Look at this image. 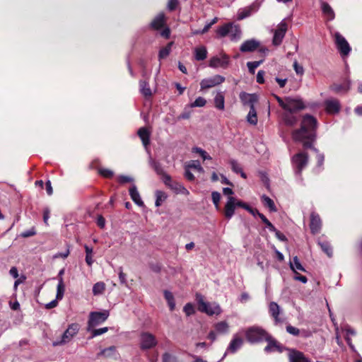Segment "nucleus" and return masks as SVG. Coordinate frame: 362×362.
<instances>
[{
  "mask_svg": "<svg viewBox=\"0 0 362 362\" xmlns=\"http://www.w3.org/2000/svg\"><path fill=\"white\" fill-rule=\"evenodd\" d=\"M291 163L295 174L300 177L302 170L306 167L308 163V155L304 152L295 154L291 158Z\"/></svg>",
  "mask_w": 362,
  "mask_h": 362,
  "instance_id": "423d86ee",
  "label": "nucleus"
},
{
  "mask_svg": "<svg viewBox=\"0 0 362 362\" xmlns=\"http://www.w3.org/2000/svg\"><path fill=\"white\" fill-rule=\"evenodd\" d=\"M216 332L219 334H226L228 332L229 326L228 324L225 321L217 322L214 325Z\"/></svg>",
  "mask_w": 362,
  "mask_h": 362,
  "instance_id": "4c0bfd02",
  "label": "nucleus"
},
{
  "mask_svg": "<svg viewBox=\"0 0 362 362\" xmlns=\"http://www.w3.org/2000/svg\"><path fill=\"white\" fill-rule=\"evenodd\" d=\"M267 342V345L264 348V351L267 353L270 352H279L281 353L284 350H287L286 347L280 344L276 339H273L271 335L269 334L268 340H265Z\"/></svg>",
  "mask_w": 362,
  "mask_h": 362,
  "instance_id": "f3484780",
  "label": "nucleus"
},
{
  "mask_svg": "<svg viewBox=\"0 0 362 362\" xmlns=\"http://www.w3.org/2000/svg\"><path fill=\"white\" fill-rule=\"evenodd\" d=\"M162 176H163V181L165 183V185L170 187L174 182L172 180L171 177L169 175H168L167 173H164V175H163Z\"/></svg>",
  "mask_w": 362,
  "mask_h": 362,
  "instance_id": "774afa93",
  "label": "nucleus"
},
{
  "mask_svg": "<svg viewBox=\"0 0 362 362\" xmlns=\"http://www.w3.org/2000/svg\"><path fill=\"white\" fill-rule=\"evenodd\" d=\"M194 58L197 61H202L207 57V50L204 46H199L194 50Z\"/></svg>",
  "mask_w": 362,
  "mask_h": 362,
  "instance_id": "7c9ffc66",
  "label": "nucleus"
},
{
  "mask_svg": "<svg viewBox=\"0 0 362 362\" xmlns=\"http://www.w3.org/2000/svg\"><path fill=\"white\" fill-rule=\"evenodd\" d=\"M269 311L274 320L276 325H281L285 322V318L280 317L281 310L279 305L275 302H271L269 305Z\"/></svg>",
  "mask_w": 362,
  "mask_h": 362,
  "instance_id": "ddd939ff",
  "label": "nucleus"
},
{
  "mask_svg": "<svg viewBox=\"0 0 362 362\" xmlns=\"http://www.w3.org/2000/svg\"><path fill=\"white\" fill-rule=\"evenodd\" d=\"M325 110L328 114L334 115L340 111V102L335 98H329L324 101Z\"/></svg>",
  "mask_w": 362,
  "mask_h": 362,
  "instance_id": "2eb2a0df",
  "label": "nucleus"
},
{
  "mask_svg": "<svg viewBox=\"0 0 362 362\" xmlns=\"http://www.w3.org/2000/svg\"><path fill=\"white\" fill-rule=\"evenodd\" d=\"M226 78L221 75H214L209 78H204L200 82L201 90L209 89L223 83Z\"/></svg>",
  "mask_w": 362,
  "mask_h": 362,
  "instance_id": "6e6552de",
  "label": "nucleus"
},
{
  "mask_svg": "<svg viewBox=\"0 0 362 362\" xmlns=\"http://www.w3.org/2000/svg\"><path fill=\"white\" fill-rule=\"evenodd\" d=\"M334 37L337 47L340 54L342 57L349 55L351 52V47L346 40L339 33H336Z\"/></svg>",
  "mask_w": 362,
  "mask_h": 362,
  "instance_id": "9d476101",
  "label": "nucleus"
},
{
  "mask_svg": "<svg viewBox=\"0 0 362 362\" xmlns=\"http://www.w3.org/2000/svg\"><path fill=\"white\" fill-rule=\"evenodd\" d=\"M261 199L264 204V205L269 208L270 211L275 212L276 211V208L274 204V201L269 198L268 196L264 194L261 197Z\"/></svg>",
  "mask_w": 362,
  "mask_h": 362,
  "instance_id": "c9c22d12",
  "label": "nucleus"
},
{
  "mask_svg": "<svg viewBox=\"0 0 362 362\" xmlns=\"http://www.w3.org/2000/svg\"><path fill=\"white\" fill-rule=\"evenodd\" d=\"M214 105L215 107L220 110H223L225 108V97L223 92H217L216 96L214 97Z\"/></svg>",
  "mask_w": 362,
  "mask_h": 362,
  "instance_id": "cd10ccee",
  "label": "nucleus"
},
{
  "mask_svg": "<svg viewBox=\"0 0 362 362\" xmlns=\"http://www.w3.org/2000/svg\"><path fill=\"white\" fill-rule=\"evenodd\" d=\"M288 351L289 362H310V359L305 356V354L296 349H287Z\"/></svg>",
  "mask_w": 362,
  "mask_h": 362,
  "instance_id": "6ab92c4d",
  "label": "nucleus"
},
{
  "mask_svg": "<svg viewBox=\"0 0 362 362\" xmlns=\"http://www.w3.org/2000/svg\"><path fill=\"white\" fill-rule=\"evenodd\" d=\"M262 61H255V62H248L247 63V66L248 68L249 71L251 74H254L255 69L262 64Z\"/></svg>",
  "mask_w": 362,
  "mask_h": 362,
  "instance_id": "6e6d98bb",
  "label": "nucleus"
},
{
  "mask_svg": "<svg viewBox=\"0 0 362 362\" xmlns=\"http://www.w3.org/2000/svg\"><path fill=\"white\" fill-rule=\"evenodd\" d=\"M196 300L198 303V309L200 312L208 315H219L221 313V308L216 303H208L204 301V296L200 293L196 294Z\"/></svg>",
  "mask_w": 362,
  "mask_h": 362,
  "instance_id": "7ed1b4c3",
  "label": "nucleus"
},
{
  "mask_svg": "<svg viewBox=\"0 0 362 362\" xmlns=\"http://www.w3.org/2000/svg\"><path fill=\"white\" fill-rule=\"evenodd\" d=\"M211 199L215 207L216 208V209H218L219 207V202L221 199L220 193L216 191L212 192Z\"/></svg>",
  "mask_w": 362,
  "mask_h": 362,
  "instance_id": "13d9d810",
  "label": "nucleus"
},
{
  "mask_svg": "<svg viewBox=\"0 0 362 362\" xmlns=\"http://www.w3.org/2000/svg\"><path fill=\"white\" fill-rule=\"evenodd\" d=\"M258 216L266 225V227L269 229V231H276V228L274 226L267 218V217L263 214H258Z\"/></svg>",
  "mask_w": 362,
  "mask_h": 362,
  "instance_id": "8fccbe9b",
  "label": "nucleus"
},
{
  "mask_svg": "<svg viewBox=\"0 0 362 362\" xmlns=\"http://www.w3.org/2000/svg\"><path fill=\"white\" fill-rule=\"evenodd\" d=\"M350 81H348L345 84H333L331 86V90L335 93H340L341 91H347L350 88Z\"/></svg>",
  "mask_w": 362,
  "mask_h": 362,
  "instance_id": "58836bf2",
  "label": "nucleus"
},
{
  "mask_svg": "<svg viewBox=\"0 0 362 362\" xmlns=\"http://www.w3.org/2000/svg\"><path fill=\"white\" fill-rule=\"evenodd\" d=\"M236 206V199L228 197L224 208V215L227 219L230 220L233 216Z\"/></svg>",
  "mask_w": 362,
  "mask_h": 362,
  "instance_id": "aec40b11",
  "label": "nucleus"
},
{
  "mask_svg": "<svg viewBox=\"0 0 362 362\" xmlns=\"http://www.w3.org/2000/svg\"><path fill=\"white\" fill-rule=\"evenodd\" d=\"M230 27H231V23H226L224 25L219 27L216 30L217 35L221 37H223L226 36L227 35H229Z\"/></svg>",
  "mask_w": 362,
  "mask_h": 362,
  "instance_id": "c03bdc74",
  "label": "nucleus"
},
{
  "mask_svg": "<svg viewBox=\"0 0 362 362\" xmlns=\"http://www.w3.org/2000/svg\"><path fill=\"white\" fill-rule=\"evenodd\" d=\"M172 45L173 42H170L165 47L160 49L158 53L159 60L167 57L170 54Z\"/></svg>",
  "mask_w": 362,
  "mask_h": 362,
  "instance_id": "49530a36",
  "label": "nucleus"
},
{
  "mask_svg": "<svg viewBox=\"0 0 362 362\" xmlns=\"http://www.w3.org/2000/svg\"><path fill=\"white\" fill-rule=\"evenodd\" d=\"M245 335L247 341L250 344L260 343L269 339L267 332L258 326H252L246 329Z\"/></svg>",
  "mask_w": 362,
  "mask_h": 362,
  "instance_id": "f03ea898",
  "label": "nucleus"
},
{
  "mask_svg": "<svg viewBox=\"0 0 362 362\" xmlns=\"http://www.w3.org/2000/svg\"><path fill=\"white\" fill-rule=\"evenodd\" d=\"M289 266L291 269L294 272L296 273L297 270L305 272V269L303 267V265L300 264L299 259L297 256H295L293 257L292 261H290Z\"/></svg>",
  "mask_w": 362,
  "mask_h": 362,
  "instance_id": "473e14b6",
  "label": "nucleus"
},
{
  "mask_svg": "<svg viewBox=\"0 0 362 362\" xmlns=\"http://www.w3.org/2000/svg\"><path fill=\"white\" fill-rule=\"evenodd\" d=\"M80 326L78 323H72L69 325L62 337L52 342L54 346L64 345L70 342L72 339L78 334Z\"/></svg>",
  "mask_w": 362,
  "mask_h": 362,
  "instance_id": "39448f33",
  "label": "nucleus"
},
{
  "mask_svg": "<svg viewBox=\"0 0 362 362\" xmlns=\"http://www.w3.org/2000/svg\"><path fill=\"white\" fill-rule=\"evenodd\" d=\"M116 348L114 346L102 349L97 355L98 357L116 358Z\"/></svg>",
  "mask_w": 362,
  "mask_h": 362,
  "instance_id": "c756f323",
  "label": "nucleus"
},
{
  "mask_svg": "<svg viewBox=\"0 0 362 362\" xmlns=\"http://www.w3.org/2000/svg\"><path fill=\"white\" fill-rule=\"evenodd\" d=\"M229 163L231 166L232 170L238 174L243 169L238 162L235 159H230Z\"/></svg>",
  "mask_w": 362,
  "mask_h": 362,
  "instance_id": "4d7b16f0",
  "label": "nucleus"
},
{
  "mask_svg": "<svg viewBox=\"0 0 362 362\" xmlns=\"http://www.w3.org/2000/svg\"><path fill=\"white\" fill-rule=\"evenodd\" d=\"M165 23V15L163 13L158 14L152 21L151 25L153 28L158 30L161 28Z\"/></svg>",
  "mask_w": 362,
  "mask_h": 362,
  "instance_id": "c85d7f7f",
  "label": "nucleus"
},
{
  "mask_svg": "<svg viewBox=\"0 0 362 362\" xmlns=\"http://www.w3.org/2000/svg\"><path fill=\"white\" fill-rule=\"evenodd\" d=\"M157 344L155 337L149 332H142L140 335V348L142 350L150 349Z\"/></svg>",
  "mask_w": 362,
  "mask_h": 362,
  "instance_id": "9b49d317",
  "label": "nucleus"
},
{
  "mask_svg": "<svg viewBox=\"0 0 362 362\" xmlns=\"http://www.w3.org/2000/svg\"><path fill=\"white\" fill-rule=\"evenodd\" d=\"M64 291H65L64 284V282H62V281L60 280V282H58L57 287L56 298L59 299V300L62 299V298L64 296Z\"/></svg>",
  "mask_w": 362,
  "mask_h": 362,
  "instance_id": "603ef678",
  "label": "nucleus"
},
{
  "mask_svg": "<svg viewBox=\"0 0 362 362\" xmlns=\"http://www.w3.org/2000/svg\"><path fill=\"white\" fill-rule=\"evenodd\" d=\"M229 35L231 40L237 41L239 40L241 36V30L240 27L237 25L231 23Z\"/></svg>",
  "mask_w": 362,
  "mask_h": 362,
  "instance_id": "2f4dec72",
  "label": "nucleus"
},
{
  "mask_svg": "<svg viewBox=\"0 0 362 362\" xmlns=\"http://www.w3.org/2000/svg\"><path fill=\"white\" fill-rule=\"evenodd\" d=\"M164 297L168 302L170 310L173 311L175 308V302L173 293L169 291H164Z\"/></svg>",
  "mask_w": 362,
  "mask_h": 362,
  "instance_id": "ea45409f",
  "label": "nucleus"
},
{
  "mask_svg": "<svg viewBox=\"0 0 362 362\" xmlns=\"http://www.w3.org/2000/svg\"><path fill=\"white\" fill-rule=\"evenodd\" d=\"M293 69L297 75L303 76L304 74V68L303 66L300 65L297 61H294L293 64Z\"/></svg>",
  "mask_w": 362,
  "mask_h": 362,
  "instance_id": "680f3d73",
  "label": "nucleus"
},
{
  "mask_svg": "<svg viewBox=\"0 0 362 362\" xmlns=\"http://www.w3.org/2000/svg\"><path fill=\"white\" fill-rule=\"evenodd\" d=\"M236 206L238 207L243 208L248 212H252V208L250 207L247 203L236 199Z\"/></svg>",
  "mask_w": 362,
  "mask_h": 362,
  "instance_id": "338daca9",
  "label": "nucleus"
},
{
  "mask_svg": "<svg viewBox=\"0 0 362 362\" xmlns=\"http://www.w3.org/2000/svg\"><path fill=\"white\" fill-rule=\"evenodd\" d=\"M321 9L323 14L327 17L328 21L334 20L335 17L334 12L332 7L329 5L328 3L322 1L321 3Z\"/></svg>",
  "mask_w": 362,
  "mask_h": 362,
  "instance_id": "a878e982",
  "label": "nucleus"
},
{
  "mask_svg": "<svg viewBox=\"0 0 362 362\" xmlns=\"http://www.w3.org/2000/svg\"><path fill=\"white\" fill-rule=\"evenodd\" d=\"M305 105L300 98L286 97L284 110L288 112H295L304 109Z\"/></svg>",
  "mask_w": 362,
  "mask_h": 362,
  "instance_id": "1a4fd4ad",
  "label": "nucleus"
},
{
  "mask_svg": "<svg viewBox=\"0 0 362 362\" xmlns=\"http://www.w3.org/2000/svg\"><path fill=\"white\" fill-rule=\"evenodd\" d=\"M287 30V24L286 23L285 21L283 20L278 25L277 28L275 30L272 43L275 46H279L281 44L283 39L285 37L286 33Z\"/></svg>",
  "mask_w": 362,
  "mask_h": 362,
  "instance_id": "f8f14e48",
  "label": "nucleus"
},
{
  "mask_svg": "<svg viewBox=\"0 0 362 362\" xmlns=\"http://www.w3.org/2000/svg\"><path fill=\"white\" fill-rule=\"evenodd\" d=\"M99 173L105 178H111L114 175V172L112 170L106 168H100L99 170Z\"/></svg>",
  "mask_w": 362,
  "mask_h": 362,
  "instance_id": "bf43d9fd",
  "label": "nucleus"
},
{
  "mask_svg": "<svg viewBox=\"0 0 362 362\" xmlns=\"http://www.w3.org/2000/svg\"><path fill=\"white\" fill-rule=\"evenodd\" d=\"M230 64V58L226 54L221 56H214L211 57L209 62V66L213 69H226Z\"/></svg>",
  "mask_w": 362,
  "mask_h": 362,
  "instance_id": "0eeeda50",
  "label": "nucleus"
},
{
  "mask_svg": "<svg viewBox=\"0 0 362 362\" xmlns=\"http://www.w3.org/2000/svg\"><path fill=\"white\" fill-rule=\"evenodd\" d=\"M139 90H140V93L145 98H149L152 95V91L150 88L149 83L146 80H140L139 81Z\"/></svg>",
  "mask_w": 362,
  "mask_h": 362,
  "instance_id": "bb28decb",
  "label": "nucleus"
},
{
  "mask_svg": "<svg viewBox=\"0 0 362 362\" xmlns=\"http://www.w3.org/2000/svg\"><path fill=\"white\" fill-rule=\"evenodd\" d=\"M156 199L155 202V205L156 206H160L163 204V202L166 199L167 195L165 194V192L160 190H157L156 192Z\"/></svg>",
  "mask_w": 362,
  "mask_h": 362,
  "instance_id": "de8ad7c7",
  "label": "nucleus"
},
{
  "mask_svg": "<svg viewBox=\"0 0 362 362\" xmlns=\"http://www.w3.org/2000/svg\"><path fill=\"white\" fill-rule=\"evenodd\" d=\"M186 165L188 167V168L194 169L197 170L199 173H204V168L201 166L199 160H190L188 162Z\"/></svg>",
  "mask_w": 362,
  "mask_h": 362,
  "instance_id": "09e8293b",
  "label": "nucleus"
},
{
  "mask_svg": "<svg viewBox=\"0 0 362 362\" xmlns=\"http://www.w3.org/2000/svg\"><path fill=\"white\" fill-rule=\"evenodd\" d=\"M163 362H178L177 358L168 353H165L163 355Z\"/></svg>",
  "mask_w": 362,
  "mask_h": 362,
  "instance_id": "0e129e2a",
  "label": "nucleus"
},
{
  "mask_svg": "<svg viewBox=\"0 0 362 362\" xmlns=\"http://www.w3.org/2000/svg\"><path fill=\"white\" fill-rule=\"evenodd\" d=\"M84 248L86 250V262L89 267H91L93 263V248L90 247L87 245H84Z\"/></svg>",
  "mask_w": 362,
  "mask_h": 362,
  "instance_id": "a18cd8bd",
  "label": "nucleus"
},
{
  "mask_svg": "<svg viewBox=\"0 0 362 362\" xmlns=\"http://www.w3.org/2000/svg\"><path fill=\"white\" fill-rule=\"evenodd\" d=\"M293 112L286 111L283 115L284 122L288 126H293L297 122V117Z\"/></svg>",
  "mask_w": 362,
  "mask_h": 362,
  "instance_id": "f704fd0d",
  "label": "nucleus"
},
{
  "mask_svg": "<svg viewBox=\"0 0 362 362\" xmlns=\"http://www.w3.org/2000/svg\"><path fill=\"white\" fill-rule=\"evenodd\" d=\"M206 103V100L203 97H198L196 100L189 105L190 107H202Z\"/></svg>",
  "mask_w": 362,
  "mask_h": 362,
  "instance_id": "864d4df0",
  "label": "nucleus"
},
{
  "mask_svg": "<svg viewBox=\"0 0 362 362\" xmlns=\"http://www.w3.org/2000/svg\"><path fill=\"white\" fill-rule=\"evenodd\" d=\"M259 46V41L251 39L243 42L240 47V50L242 52H253L257 49Z\"/></svg>",
  "mask_w": 362,
  "mask_h": 362,
  "instance_id": "5701e85b",
  "label": "nucleus"
},
{
  "mask_svg": "<svg viewBox=\"0 0 362 362\" xmlns=\"http://www.w3.org/2000/svg\"><path fill=\"white\" fill-rule=\"evenodd\" d=\"M148 163L158 175H163L164 173H165L161 164L153 160L151 156H149Z\"/></svg>",
  "mask_w": 362,
  "mask_h": 362,
  "instance_id": "72a5a7b5",
  "label": "nucleus"
},
{
  "mask_svg": "<svg viewBox=\"0 0 362 362\" xmlns=\"http://www.w3.org/2000/svg\"><path fill=\"white\" fill-rule=\"evenodd\" d=\"M183 310L187 316H190L193 315L195 312L193 305L190 303H187L184 306Z\"/></svg>",
  "mask_w": 362,
  "mask_h": 362,
  "instance_id": "052dcab7",
  "label": "nucleus"
},
{
  "mask_svg": "<svg viewBox=\"0 0 362 362\" xmlns=\"http://www.w3.org/2000/svg\"><path fill=\"white\" fill-rule=\"evenodd\" d=\"M185 177L189 181H194L195 179L194 175L191 173L190 169L185 165Z\"/></svg>",
  "mask_w": 362,
  "mask_h": 362,
  "instance_id": "69168bd1",
  "label": "nucleus"
},
{
  "mask_svg": "<svg viewBox=\"0 0 362 362\" xmlns=\"http://www.w3.org/2000/svg\"><path fill=\"white\" fill-rule=\"evenodd\" d=\"M129 195L133 202L138 206H143L144 202L142 201L140 194L137 190L135 185H132L129 188Z\"/></svg>",
  "mask_w": 362,
  "mask_h": 362,
  "instance_id": "393cba45",
  "label": "nucleus"
},
{
  "mask_svg": "<svg viewBox=\"0 0 362 362\" xmlns=\"http://www.w3.org/2000/svg\"><path fill=\"white\" fill-rule=\"evenodd\" d=\"M192 152L197 153L203 158V160H211V157L202 148L199 147H194Z\"/></svg>",
  "mask_w": 362,
  "mask_h": 362,
  "instance_id": "5fc2aeb1",
  "label": "nucleus"
},
{
  "mask_svg": "<svg viewBox=\"0 0 362 362\" xmlns=\"http://www.w3.org/2000/svg\"><path fill=\"white\" fill-rule=\"evenodd\" d=\"M322 228V220L319 216L315 212H312L310 214V228L311 233L313 234H317L320 233Z\"/></svg>",
  "mask_w": 362,
  "mask_h": 362,
  "instance_id": "412c9836",
  "label": "nucleus"
},
{
  "mask_svg": "<svg viewBox=\"0 0 362 362\" xmlns=\"http://www.w3.org/2000/svg\"><path fill=\"white\" fill-rule=\"evenodd\" d=\"M107 331H108V327H107L99 328V329L92 328V330L90 331L91 332V336L89 337V339H93L95 337L103 334L106 333Z\"/></svg>",
  "mask_w": 362,
  "mask_h": 362,
  "instance_id": "3c124183",
  "label": "nucleus"
},
{
  "mask_svg": "<svg viewBox=\"0 0 362 362\" xmlns=\"http://www.w3.org/2000/svg\"><path fill=\"white\" fill-rule=\"evenodd\" d=\"M138 135L140 137L143 145L146 148L148 154H150V151L148 149V146L150 143V132L146 127H141L138 130Z\"/></svg>",
  "mask_w": 362,
  "mask_h": 362,
  "instance_id": "b1692460",
  "label": "nucleus"
},
{
  "mask_svg": "<svg viewBox=\"0 0 362 362\" xmlns=\"http://www.w3.org/2000/svg\"><path fill=\"white\" fill-rule=\"evenodd\" d=\"M243 344V339L238 335V334H234L223 356H226L228 353L235 354L241 348Z\"/></svg>",
  "mask_w": 362,
  "mask_h": 362,
  "instance_id": "a211bd4d",
  "label": "nucleus"
},
{
  "mask_svg": "<svg viewBox=\"0 0 362 362\" xmlns=\"http://www.w3.org/2000/svg\"><path fill=\"white\" fill-rule=\"evenodd\" d=\"M317 125V119L313 116L305 115L302 119L300 128L293 132L292 137L295 141L301 142L305 148H311L317 153V165L321 167L324 163V154L320 153L312 144L315 140Z\"/></svg>",
  "mask_w": 362,
  "mask_h": 362,
  "instance_id": "f257e3e1",
  "label": "nucleus"
},
{
  "mask_svg": "<svg viewBox=\"0 0 362 362\" xmlns=\"http://www.w3.org/2000/svg\"><path fill=\"white\" fill-rule=\"evenodd\" d=\"M260 7L258 2H254L248 6L240 8L238 12V20H243L256 13Z\"/></svg>",
  "mask_w": 362,
  "mask_h": 362,
  "instance_id": "4468645a",
  "label": "nucleus"
},
{
  "mask_svg": "<svg viewBox=\"0 0 362 362\" xmlns=\"http://www.w3.org/2000/svg\"><path fill=\"white\" fill-rule=\"evenodd\" d=\"M246 119L247 122L252 125H256L257 124V115L255 107H252L250 109Z\"/></svg>",
  "mask_w": 362,
  "mask_h": 362,
  "instance_id": "e433bc0d",
  "label": "nucleus"
},
{
  "mask_svg": "<svg viewBox=\"0 0 362 362\" xmlns=\"http://www.w3.org/2000/svg\"><path fill=\"white\" fill-rule=\"evenodd\" d=\"M117 180L120 184H125L127 182H132L134 179L130 176L121 175L117 177Z\"/></svg>",
  "mask_w": 362,
  "mask_h": 362,
  "instance_id": "e2e57ef3",
  "label": "nucleus"
},
{
  "mask_svg": "<svg viewBox=\"0 0 362 362\" xmlns=\"http://www.w3.org/2000/svg\"><path fill=\"white\" fill-rule=\"evenodd\" d=\"M240 100L244 106H249L250 109L255 107V103L258 101V96L255 93H247L241 92L239 95Z\"/></svg>",
  "mask_w": 362,
  "mask_h": 362,
  "instance_id": "dca6fc26",
  "label": "nucleus"
},
{
  "mask_svg": "<svg viewBox=\"0 0 362 362\" xmlns=\"http://www.w3.org/2000/svg\"><path fill=\"white\" fill-rule=\"evenodd\" d=\"M105 289V284L99 281L95 283L93 286V293L94 296H98L102 294Z\"/></svg>",
  "mask_w": 362,
  "mask_h": 362,
  "instance_id": "37998d69",
  "label": "nucleus"
},
{
  "mask_svg": "<svg viewBox=\"0 0 362 362\" xmlns=\"http://www.w3.org/2000/svg\"><path fill=\"white\" fill-rule=\"evenodd\" d=\"M170 188L174 190L176 193L189 194V191L183 186V185L177 182H173Z\"/></svg>",
  "mask_w": 362,
  "mask_h": 362,
  "instance_id": "a19ab883",
  "label": "nucleus"
},
{
  "mask_svg": "<svg viewBox=\"0 0 362 362\" xmlns=\"http://www.w3.org/2000/svg\"><path fill=\"white\" fill-rule=\"evenodd\" d=\"M110 315V312L107 310H103V311L90 312L89 313L88 320L87 323L86 330L90 332L92 328L101 325L107 320Z\"/></svg>",
  "mask_w": 362,
  "mask_h": 362,
  "instance_id": "20e7f679",
  "label": "nucleus"
},
{
  "mask_svg": "<svg viewBox=\"0 0 362 362\" xmlns=\"http://www.w3.org/2000/svg\"><path fill=\"white\" fill-rule=\"evenodd\" d=\"M319 245L320 246L322 251L327 254L329 257L332 256V248L330 244L327 241H319Z\"/></svg>",
  "mask_w": 362,
  "mask_h": 362,
  "instance_id": "79ce46f5",
  "label": "nucleus"
},
{
  "mask_svg": "<svg viewBox=\"0 0 362 362\" xmlns=\"http://www.w3.org/2000/svg\"><path fill=\"white\" fill-rule=\"evenodd\" d=\"M286 329L288 333L295 337L300 336L303 338H308L312 335V332L306 329H299L298 328L295 327L291 325H288Z\"/></svg>",
  "mask_w": 362,
  "mask_h": 362,
  "instance_id": "4be33fe9",
  "label": "nucleus"
}]
</instances>
